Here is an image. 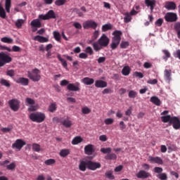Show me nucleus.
<instances>
[{"instance_id": "2eb2a0df", "label": "nucleus", "mask_w": 180, "mask_h": 180, "mask_svg": "<svg viewBox=\"0 0 180 180\" xmlns=\"http://www.w3.org/2000/svg\"><path fill=\"white\" fill-rule=\"evenodd\" d=\"M84 153L86 155H92L95 153V149L94 148V145L89 144L84 147Z\"/></svg>"}, {"instance_id": "58836bf2", "label": "nucleus", "mask_w": 180, "mask_h": 180, "mask_svg": "<svg viewBox=\"0 0 180 180\" xmlns=\"http://www.w3.org/2000/svg\"><path fill=\"white\" fill-rule=\"evenodd\" d=\"M124 23H129L131 22V15L129 13H125L124 17Z\"/></svg>"}, {"instance_id": "6ab92c4d", "label": "nucleus", "mask_w": 180, "mask_h": 180, "mask_svg": "<svg viewBox=\"0 0 180 180\" xmlns=\"http://www.w3.org/2000/svg\"><path fill=\"white\" fill-rule=\"evenodd\" d=\"M95 86L96 88H106L108 86V82L101 79L96 80Z\"/></svg>"}, {"instance_id": "dca6fc26", "label": "nucleus", "mask_w": 180, "mask_h": 180, "mask_svg": "<svg viewBox=\"0 0 180 180\" xmlns=\"http://www.w3.org/2000/svg\"><path fill=\"white\" fill-rule=\"evenodd\" d=\"M171 124H173V128L175 130H179L180 129V121L177 117H173Z\"/></svg>"}, {"instance_id": "9d476101", "label": "nucleus", "mask_w": 180, "mask_h": 180, "mask_svg": "<svg viewBox=\"0 0 180 180\" xmlns=\"http://www.w3.org/2000/svg\"><path fill=\"white\" fill-rule=\"evenodd\" d=\"M83 27L84 29H94L95 30L98 27V23L92 20H86L83 22Z\"/></svg>"}, {"instance_id": "5701e85b", "label": "nucleus", "mask_w": 180, "mask_h": 180, "mask_svg": "<svg viewBox=\"0 0 180 180\" xmlns=\"http://www.w3.org/2000/svg\"><path fill=\"white\" fill-rule=\"evenodd\" d=\"M82 84H84V85H92L94 82H95V79L90 77H84L82 79Z\"/></svg>"}, {"instance_id": "4be33fe9", "label": "nucleus", "mask_w": 180, "mask_h": 180, "mask_svg": "<svg viewBox=\"0 0 180 180\" xmlns=\"http://www.w3.org/2000/svg\"><path fill=\"white\" fill-rule=\"evenodd\" d=\"M34 40L35 41H39V43H47L49 41V38L40 35H37L34 37Z\"/></svg>"}, {"instance_id": "ddd939ff", "label": "nucleus", "mask_w": 180, "mask_h": 180, "mask_svg": "<svg viewBox=\"0 0 180 180\" xmlns=\"http://www.w3.org/2000/svg\"><path fill=\"white\" fill-rule=\"evenodd\" d=\"M136 176L139 178V179H147V178H150V176H151V174L145 170H140L136 174Z\"/></svg>"}, {"instance_id": "6e6d98bb", "label": "nucleus", "mask_w": 180, "mask_h": 180, "mask_svg": "<svg viewBox=\"0 0 180 180\" xmlns=\"http://www.w3.org/2000/svg\"><path fill=\"white\" fill-rule=\"evenodd\" d=\"M6 75H8V77H11V78H13V77H15V70H8L6 71Z\"/></svg>"}, {"instance_id": "2f4dec72", "label": "nucleus", "mask_w": 180, "mask_h": 180, "mask_svg": "<svg viewBox=\"0 0 180 180\" xmlns=\"http://www.w3.org/2000/svg\"><path fill=\"white\" fill-rule=\"evenodd\" d=\"M57 58L60 61L63 67H64V68H67V67L68 66V64L67 63V60L61 58V55L60 54H58Z\"/></svg>"}, {"instance_id": "1a4fd4ad", "label": "nucleus", "mask_w": 180, "mask_h": 180, "mask_svg": "<svg viewBox=\"0 0 180 180\" xmlns=\"http://www.w3.org/2000/svg\"><path fill=\"white\" fill-rule=\"evenodd\" d=\"M68 91H70L72 92H79V91H81V84L78 82L74 83H70L67 86Z\"/></svg>"}, {"instance_id": "423d86ee", "label": "nucleus", "mask_w": 180, "mask_h": 180, "mask_svg": "<svg viewBox=\"0 0 180 180\" xmlns=\"http://www.w3.org/2000/svg\"><path fill=\"white\" fill-rule=\"evenodd\" d=\"M8 105L13 112H18L19 108H20V101L18 99H11L8 101Z\"/></svg>"}, {"instance_id": "e2e57ef3", "label": "nucleus", "mask_w": 180, "mask_h": 180, "mask_svg": "<svg viewBox=\"0 0 180 180\" xmlns=\"http://www.w3.org/2000/svg\"><path fill=\"white\" fill-rule=\"evenodd\" d=\"M70 85V82L67 79H63L60 81V86H68Z\"/></svg>"}, {"instance_id": "e433bc0d", "label": "nucleus", "mask_w": 180, "mask_h": 180, "mask_svg": "<svg viewBox=\"0 0 180 180\" xmlns=\"http://www.w3.org/2000/svg\"><path fill=\"white\" fill-rule=\"evenodd\" d=\"M105 175V178H108V179H110V180L115 179V176L113 175V171H111V170L107 171Z\"/></svg>"}, {"instance_id": "c756f323", "label": "nucleus", "mask_w": 180, "mask_h": 180, "mask_svg": "<svg viewBox=\"0 0 180 180\" xmlns=\"http://www.w3.org/2000/svg\"><path fill=\"white\" fill-rule=\"evenodd\" d=\"M53 36L56 41H58L59 43L61 42V34H60V32L58 31H53Z\"/></svg>"}, {"instance_id": "7c9ffc66", "label": "nucleus", "mask_w": 180, "mask_h": 180, "mask_svg": "<svg viewBox=\"0 0 180 180\" xmlns=\"http://www.w3.org/2000/svg\"><path fill=\"white\" fill-rule=\"evenodd\" d=\"M0 84L3 86H6V88H11V82H9L8 80H6L5 79H1Z\"/></svg>"}, {"instance_id": "473e14b6", "label": "nucleus", "mask_w": 180, "mask_h": 180, "mask_svg": "<svg viewBox=\"0 0 180 180\" xmlns=\"http://www.w3.org/2000/svg\"><path fill=\"white\" fill-rule=\"evenodd\" d=\"M82 140L83 139L81 138V136H76L72 139V144H73V146H77V144L82 143Z\"/></svg>"}, {"instance_id": "864d4df0", "label": "nucleus", "mask_w": 180, "mask_h": 180, "mask_svg": "<svg viewBox=\"0 0 180 180\" xmlns=\"http://www.w3.org/2000/svg\"><path fill=\"white\" fill-rule=\"evenodd\" d=\"M32 150L36 153L40 152V146L38 143H33L32 144Z\"/></svg>"}, {"instance_id": "f3484780", "label": "nucleus", "mask_w": 180, "mask_h": 180, "mask_svg": "<svg viewBox=\"0 0 180 180\" xmlns=\"http://www.w3.org/2000/svg\"><path fill=\"white\" fill-rule=\"evenodd\" d=\"M165 8L167 9V11H175V9H176V4L174 1H167Z\"/></svg>"}, {"instance_id": "4468645a", "label": "nucleus", "mask_w": 180, "mask_h": 180, "mask_svg": "<svg viewBox=\"0 0 180 180\" xmlns=\"http://www.w3.org/2000/svg\"><path fill=\"white\" fill-rule=\"evenodd\" d=\"M148 161L151 164H158L159 165H162L164 164V161H162V159L160 157L149 156Z\"/></svg>"}, {"instance_id": "72a5a7b5", "label": "nucleus", "mask_w": 180, "mask_h": 180, "mask_svg": "<svg viewBox=\"0 0 180 180\" xmlns=\"http://www.w3.org/2000/svg\"><path fill=\"white\" fill-rule=\"evenodd\" d=\"M0 18H2V19L6 18V12L5 11V9L2 6V4L0 3Z\"/></svg>"}, {"instance_id": "5fc2aeb1", "label": "nucleus", "mask_w": 180, "mask_h": 180, "mask_svg": "<svg viewBox=\"0 0 180 180\" xmlns=\"http://www.w3.org/2000/svg\"><path fill=\"white\" fill-rule=\"evenodd\" d=\"M128 96H129V98L134 99V98H136L137 96V92H136L133 90H131L129 92Z\"/></svg>"}, {"instance_id": "bb28decb", "label": "nucleus", "mask_w": 180, "mask_h": 180, "mask_svg": "<svg viewBox=\"0 0 180 180\" xmlns=\"http://www.w3.org/2000/svg\"><path fill=\"white\" fill-rule=\"evenodd\" d=\"M11 6H12V0H6L5 1V9L7 13H11Z\"/></svg>"}, {"instance_id": "3c124183", "label": "nucleus", "mask_w": 180, "mask_h": 180, "mask_svg": "<svg viewBox=\"0 0 180 180\" xmlns=\"http://www.w3.org/2000/svg\"><path fill=\"white\" fill-rule=\"evenodd\" d=\"M91 112V108L88 107H83L82 108V112L83 113V115H89Z\"/></svg>"}, {"instance_id": "603ef678", "label": "nucleus", "mask_w": 180, "mask_h": 180, "mask_svg": "<svg viewBox=\"0 0 180 180\" xmlns=\"http://www.w3.org/2000/svg\"><path fill=\"white\" fill-rule=\"evenodd\" d=\"M54 164H56V160L54 159H48L44 161L45 165H53Z\"/></svg>"}, {"instance_id": "79ce46f5", "label": "nucleus", "mask_w": 180, "mask_h": 180, "mask_svg": "<svg viewBox=\"0 0 180 180\" xmlns=\"http://www.w3.org/2000/svg\"><path fill=\"white\" fill-rule=\"evenodd\" d=\"M49 110L51 113H53V112H56L57 110V105L56 103H51L49 107Z\"/></svg>"}, {"instance_id": "f704fd0d", "label": "nucleus", "mask_w": 180, "mask_h": 180, "mask_svg": "<svg viewBox=\"0 0 180 180\" xmlns=\"http://www.w3.org/2000/svg\"><path fill=\"white\" fill-rule=\"evenodd\" d=\"M69 154H70V149H62L59 153V155L63 158L67 157V155H69Z\"/></svg>"}, {"instance_id": "69168bd1", "label": "nucleus", "mask_w": 180, "mask_h": 180, "mask_svg": "<svg viewBox=\"0 0 180 180\" xmlns=\"http://www.w3.org/2000/svg\"><path fill=\"white\" fill-rule=\"evenodd\" d=\"M114 120L112 118H107L104 120L105 124H112Z\"/></svg>"}, {"instance_id": "8fccbe9b", "label": "nucleus", "mask_w": 180, "mask_h": 180, "mask_svg": "<svg viewBox=\"0 0 180 180\" xmlns=\"http://www.w3.org/2000/svg\"><path fill=\"white\" fill-rule=\"evenodd\" d=\"M92 46L94 48V50H95V51H101V50H102V47H103V46H99L96 42L93 43Z\"/></svg>"}, {"instance_id": "052dcab7", "label": "nucleus", "mask_w": 180, "mask_h": 180, "mask_svg": "<svg viewBox=\"0 0 180 180\" xmlns=\"http://www.w3.org/2000/svg\"><path fill=\"white\" fill-rule=\"evenodd\" d=\"M162 23H164V20L162 18H159L155 22V25L158 26L159 27L162 26Z\"/></svg>"}, {"instance_id": "b1692460", "label": "nucleus", "mask_w": 180, "mask_h": 180, "mask_svg": "<svg viewBox=\"0 0 180 180\" xmlns=\"http://www.w3.org/2000/svg\"><path fill=\"white\" fill-rule=\"evenodd\" d=\"M172 119H174V117H171V115H166V116H162L161 120L163 123H168L171 125V123L172 122Z\"/></svg>"}, {"instance_id": "774afa93", "label": "nucleus", "mask_w": 180, "mask_h": 180, "mask_svg": "<svg viewBox=\"0 0 180 180\" xmlns=\"http://www.w3.org/2000/svg\"><path fill=\"white\" fill-rule=\"evenodd\" d=\"M134 76L136 77V78H143L144 75L141 73V72H135Z\"/></svg>"}, {"instance_id": "aec40b11", "label": "nucleus", "mask_w": 180, "mask_h": 180, "mask_svg": "<svg viewBox=\"0 0 180 180\" xmlns=\"http://www.w3.org/2000/svg\"><path fill=\"white\" fill-rule=\"evenodd\" d=\"M86 168H88V160H81L79 165V169L85 172V171H86Z\"/></svg>"}, {"instance_id": "39448f33", "label": "nucleus", "mask_w": 180, "mask_h": 180, "mask_svg": "<svg viewBox=\"0 0 180 180\" xmlns=\"http://www.w3.org/2000/svg\"><path fill=\"white\" fill-rule=\"evenodd\" d=\"M56 18H57V16L53 10H49L45 15L41 14L39 15L40 20H50V19H56Z\"/></svg>"}, {"instance_id": "f03ea898", "label": "nucleus", "mask_w": 180, "mask_h": 180, "mask_svg": "<svg viewBox=\"0 0 180 180\" xmlns=\"http://www.w3.org/2000/svg\"><path fill=\"white\" fill-rule=\"evenodd\" d=\"M29 117L32 122H35L36 123H43L46 120V115L40 112H32Z\"/></svg>"}, {"instance_id": "a19ab883", "label": "nucleus", "mask_w": 180, "mask_h": 180, "mask_svg": "<svg viewBox=\"0 0 180 180\" xmlns=\"http://www.w3.org/2000/svg\"><path fill=\"white\" fill-rule=\"evenodd\" d=\"M162 51L165 54V56H163V60H165V61H167L168 58H171V53H169L168 50L164 49Z\"/></svg>"}, {"instance_id": "ea45409f", "label": "nucleus", "mask_w": 180, "mask_h": 180, "mask_svg": "<svg viewBox=\"0 0 180 180\" xmlns=\"http://www.w3.org/2000/svg\"><path fill=\"white\" fill-rule=\"evenodd\" d=\"M62 124L65 126V127L70 128L71 126H72V122L68 119H66L62 122Z\"/></svg>"}, {"instance_id": "4d7b16f0", "label": "nucleus", "mask_w": 180, "mask_h": 180, "mask_svg": "<svg viewBox=\"0 0 180 180\" xmlns=\"http://www.w3.org/2000/svg\"><path fill=\"white\" fill-rule=\"evenodd\" d=\"M129 41H122L121 44H120V48L121 49H127V47H129Z\"/></svg>"}, {"instance_id": "0e129e2a", "label": "nucleus", "mask_w": 180, "mask_h": 180, "mask_svg": "<svg viewBox=\"0 0 180 180\" xmlns=\"http://www.w3.org/2000/svg\"><path fill=\"white\" fill-rule=\"evenodd\" d=\"M174 30L176 32V33L178 34L179 32H180V22H176L174 24Z\"/></svg>"}, {"instance_id": "a211bd4d", "label": "nucleus", "mask_w": 180, "mask_h": 180, "mask_svg": "<svg viewBox=\"0 0 180 180\" xmlns=\"http://www.w3.org/2000/svg\"><path fill=\"white\" fill-rule=\"evenodd\" d=\"M145 4L146 6L150 7L151 12L154 11V8H155V4H157V1L155 0H145Z\"/></svg>"}, {"instance_id": "f8f14e48", "label": "nucleus", "mask_w": 180, "mask_h": 180, "mask_svg": "<svg viewBox=\"0 0 180 180\" xmlns=\"http://www.w3.org/2000/svg\"><path fill=\"white\" fill-rule=\"evenodd\" d=\"M23 146H26V142L22 139H17L14 143H13L12 147L13 148H17L19 151L22 150Z\"/></svg>"}, {"instance_id": "c03bdc74", "label": "nucleus", "mask_w": 180, "mask_h": 180, "mask_svg": "<svg viewBox=\"0 0 180 180\" xmlns=\"http://www.w3.org/2000/svg\"><path fill=\"white\" fill-rule=\"evenodd\" d=\"M110 30H112V24H105L102 26V32H108Z\"/></svg>"}, {"instance_id": "f257e3e1", "label": "nucleus", "mask_w": 180, "mask_h": 180, "mask_svg": "<svg viewBox=\"0 0 180 180\" xmlns=\"http://www.w3.org/2000/svg\"><path fill=\"white\" fill-rule=\"evenodd\" d=\"M113 37L112 38V43L110 47L112 50H116L119 44H120V40H122V31L115 30L112 33Z\"/></svg>"}, {"instance_id": "338daca9", "label": "nucleus", "mask_w": 180, "mask_h": 180, "mask_svg": "<svg viewBox=\"0 0 180 180\" xmlns=\"http://www.w3.org/2000/svg\"><path fill=\"white\" fill-rule=\"evenodd\" d=\"M163 169L162 167H155L154 168V172H155L156 174H161V172H162Z\"/></svg>"}, {"instance_id": "13d9d810", "label": "nucleus", "mask_w": 180, "mask_h": 180, "mask_svg": "<svg viewBox=\"0 0 180 180\" xmlns=\"http://www.w3.org/2000/svg\"><path fill=\"white\" fill-rule=\"evenodd\" d=\"M39 109L37 105H31L28 108V112H36Z\"/></svg>"}, {"instance_id": "09e8293b", "label": "nucleus", "mask_w": 180, "mask_h": 180, "mask_svg": "<svg viewBox=\"0 0 180 180\" xmlns=\"http://www.w3.org/2000/svg\"><path fill=\"white\" fill-rule=\"evenodd\" d=\"M6 168L8 171H13L15 170V168H16V163L11 162L10 165L6 166Z\"/></svg>"}, {"instance_id": "49530a36", "label": "nucleus", "mask_w": 180, "mask_h": 180, "mask_svg": "<svg viewBox=\"0 0 180 180\" xmlns=\"http://www.w3.org/2000/svg\"><path fill=\"white\" fill-rule=\"evenodd\" d=\"M65 4H67V0H56L55 1L56 6H63V5H65Z\"/></svg>"}, {"instance_id": "393cba45", "label": "nucleus", "mask_w": 180, "mask_h": 180, "mask_svg": "<svg viewBox=\"0 0 180 180\" xmlns=\"http://www.w3.org/2000/svg\"><path fill=\"white\" fill-rule=\"evenodd\" d=\"M150 102H152V103H153L156 106H161V100H160V98H158V97L155 96H153L150 98Z\"/></svg>"}, {"instance_id": "a18cd8bd", "label": "nucleus", "mask_w": 180, "mask_h": 180, "mask_svg": "<svg viewBox=\"0 0 180 180\" xmlns=\"http://www.w3.org/2000/svg\"><path fill=\"white\" fill-rule=\"evenodd\" d=\"M23 23H25V20H23V19H18V20H17V21L15 22V26H16V27H18V29H20V27H22Z\"/></svg>"}, {"instance_id": "c9c22d12", "label": "nucleus", "mask_w": 180, "mask_h": 180, "mask_svg": "<svg viewBox=\"0 0 180 180\" xmlns=\"http://www.w3.org/2000/svg\"><path fill=\"white\" fill-rule=\"evenodd\" d=\"M117 158V156L115 153H108L105 156V160H116Z\"/></svg>"}, {"instance_id": "412c9836", "label": "nucleus", "mask_w": 180, "mask_h": 180, "mask_svg": "<svg viewBox=\"0 0 180 180\" xmlns=\"http://www.w3.org/2000/svg\"><path fill=\"white\" fill-rule=\"evenodd\" d=\"M17 84H21L24 86L29 85V79L25 77H20L17 80H15Z\"/></svg>"}, {"instance_id": "c85d7f7f", "label": "nucleus", "mask_w": 180, "mask_h": 180, "mask_svg": "<svg viewBox=\"0 0 180 180\" xmlns=\"http://www.w3.org/2000/svg\"><path fill=\"white\" fill-rule=\"evenodd\" d=\"M130 71H131V69H130V66H124L122 68V75L127 77V75H130Z\"/></svg>"}, {"instance_id": "a878e982", "label": "nucleus", "mask_w": 180, "mask_h": 180, "mask_svg": "<svg viewBox=\"0 0 180 180\" xmlns=\"http://www.w3.org/2000/svg\"><path fill=\"white\" fill-rule=\"evenodd\" d=\"M31 26L32 27H41V22L39 19L33 20L31 22Z\"/></svg>"}, {"instance_id": "7ed1b4c3", "label": "nucleus", "mask_w": 180, "mask_h": 180, "mask_svg": "<svg viewBox=\"0 0 180 180\" xmlns=\"http://www.w3.org/2000/svg\"><path fill=\"white\" fill-rule=\"evenodd\" d=\"M27 77L33 81L34 82H39L40 79H41V76L40 75V70L39 69L35 68L32 72H27Z\"/></svg>"}, {"instance_id": "0eeeda50", "label": "nucleus", "mask_w": 180, "mask_h": 180, "mask_svg": "<svg viewBox=\"0 0 180 180\" xmlns=\"http://www.w3.org/2000/svg\"><path fill=\"white\" fill-rule=\"evenodd\" d=\"M110 39L106 36V34H103L100 39L98 40V44L101 46V47H108L109 46V42Z\"/></svg>"}, {"instance_id": "cd10ccee", "label": "nucleus", "mask_w": 180, "mask_h": 180, "mask_svg": "<svg viewBox=\"0 0 180 180\" xmlns=\"http://www.w3.org/2000/svg\"><path fill=\"white\" fill-rule=\"evenodd\" d=\"M171 70H165V81H167L168 82H171Z\"/></svg>"}, {"instance_id": "6e6552de", "label": "nucleus", "mask_w": 180, "mask_h": 180, "mask_svg": "<svg viewBox=\"0 0 180 180\" xmlns=\"http://www.w3.org/2000/svg\"><path fill=\"white\" fill-rule=\"evenodd\" d=\"M165 20L170 23L176 22V20H178V15L172 12L167 13L166 15H165Z\"/></svg>"}, {"instance_id": "bf43d9fd", "label": "nucleus", "mask_w": 180, "mask_h": 180, "mask_svg": "<svg viewBox=\"0 0 180 180\" xmlns=\"http://www.w3.org/2000/svg\"><path fill=\"white\" fill-rule=\"evenodd\" d=\"M85 52L86 54H89L90 56H92L94 54V50L91 46H87L85 49Z\"/></svg>"}, {"instance_id": "9b49d317", "label": "nucleus", "mask_w": 180, "mask_h": 180, "mask_svg": "<svg viewBox=\"0 0 180 180\" xmlns=\"http://www.w3.org/2000/svg\"><path fill=\"white\" fill-rule=\"evenodd\" d=\"M88 169H90V171H96V169L101 168L102 165L99 162H92L91 160H88Z\"/></svg>"}, {"instance_id": "de8ad7c7", "label": "nucleus", "mask_w": 180, "mask_h": 180, "mask_svg": "<svg viewBox=\"0 0 180 180\" xmlns=\"http://www.w3.org/2000/svg\"><path fill=\"white\" fill-rule=\"evenodd\" d=\"M157 178H158L160 180H167L168 179V176L165 173H160L157 175Z\"/></svg>"}, {"instance_id": "20e7f679", "label": "nucleus", "mask_w": 180, "mask_h": 180, "mask_svg": "<svg viewBox=\"0 0 180 180\" xmlns=\"http://www.w3.org/2000/svg\"><path fill=\"white\" fill-rule=\"evenodd\" d=\"M9 63H12V57L5 52H0V67H4Z\"/></svg>"}, {"instance_id": "4c0bfd02", "label": "nucleus", "mask_w": 180, "mask_h": 180, "mask_svg": "<svg viewBox=\"0 0 180 180\" xmlns=\"http://www.w3.org/2000/svg\"><path fill=\"white\" fill-rule=\"evenodd\" d=\"M1 41H2V43H8V44H12V43H13V39L8 37H4L1 39Z\"/></svg>"}, {"instance_id": "680f3d73", "label": "nucleus", "mask_w": 180, "mask_h": 180, "mask_svg": "<svg viewBox=\"0 0 180 180\" xmlns=\"http://www.w3.org/2000/svg\"><path fill=\"white\" fill-rule=\"evenodd\" d=\"M25 102H26V103H27V105H34V103H35V101H34V100H33L32 98H27L26 99H25Z\"/></svg>"}, {"instance_id": "37998d69", "label": "nucleus", "mask_w": 180, "mask_h": 180, "mask_svg": "<svg viewBox=\"0 0 180 180\" xmlns=\"http://www.w3.org/2000/svg\"><path fill=\"white\" fill-rule=\"evenodd\" d=\"M100 151L103 153V154H110L112 153V148H101Z\"/></svg>"}]
</instances>
